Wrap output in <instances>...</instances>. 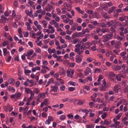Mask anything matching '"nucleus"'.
<instances>
[{
  "mask_svg": "<svg viewBox=\"0 0 128 128\" xmlns=\"http://www.w3.org/2000/svg\"><path fill=\"white\" fill-rule=\"evenodd\" d=\"M74 73V71L73 70L70 69L66 72L67 76L71 78H72L73 76Z\"/></svg>",
  "mask_w": 128,
  "mask_h": 128,
  "instance_id": "obj_1",
  "label": "nucleus"
},
{
  "mask_svg": "<svg viewBox=\"0 0 128 128\" xmlns=\"http://www.w3.org/2000/svg\"><path fill=\"white\" fill-rule=\"evenodd\" d=\"M102 36L103 39L102 41L104 42H106L108 41L110 38L109 37L106 35H104Z\"/></svg>",
  "mask_w": 128,
  "mask_h": 128,
  "instance_id": "obj_2",
  "label": "nucleus"
},
{
  "mask_svg": "<svg viewBox=\"0 0 128 128\" xmlns=\"http://www.w3.org/2000/svg\"><path fill=\"white\" fill-rule=\"evenodd\" d=\"M100 13L102 15V16L104 18L106 19L110 18V17L108 15L106 12H104V13H102V12L101 13V12Z\"/></svg>",
  "mask_w": 128,
  "mask_h": 128,
  "instance_id": "obj_3",
  "label": "nucleus"
},
{
  "mask_svg": "<svg viewBox=\"0 0 128 128\" xmlns=\"http://www.w3.org/2000/svg\"><path fill=\"white\" fill-rule=\"evenodd\" d=\"M112 68L114 70H120L121 67L120 66L116 65H113L112 66Z\"/></svg>",
  "mask_w": 128,
  "mask_h": 128,
  "instance_id": "obj_4",
  "label": "nucleus"
},
{
  "mask_svg": "<svg viewBox=\"0 0 128 128\" xmlns=\"http://www.w3.org/2000/svg\"><path fill=\"white\" fill-rule=\"evenodd\" d=\"M53 6L52 5L48 4V6L46 7L45 10L46 11L50 12Z\"/></svg>",
  "mask_w": 128,
  "mask_h": 128,
  "instance_id": "obj_5",
  "label": "nucleus"
},
{
  "mask_svg": "<svg viewBox=\"0 0 128 128\" xmlns=\"http://www.w3.org/2000/svg\"><path fill=\"white\" fill-rule=\"evenodd\" d=\"M86 71H84V74L85 76H87L89 74V73L91 72V70L88 67H87L86 68Z\"/></svg>",
  "mask_w": 128,
  "mask_h": 128,
  "instance_id": "obj_6",
  "label": "nucleus"
},
{
  "mask_svg": "<svg viewBox=\"0 0 128 128\" xmlns=\"http://www.w3.org/2000/svg\"><path fill=\"white\" fill-rule=\"evenodd\" d=\"M51 88H52V90L53 91L55 92H58V88L57 86H51Z\"/></svg>",
  "mask_w": 128,
  "mask_h": 128,
  "instance_id": "obj_7",
  "label": "nucleus"
},
{
  "mask_svg": "<svg viewBox=\"0 0 128 128\" xmlns=\"http://www.w3.org/2000/svg\"><path fill=\"white\" fill-rule=\"evenodd\" d=\"M82 60V59L80 57L79 55H76V62L78 63L80 62Z\"/></svg>",
  "mask_w": 128,
  "mask_h": 128,
  "instance_id": "obj_8",
  "label": "nucleus"
},
{
  "mask_svg": "<svg viewBox=\"0 0 128 128\" xmlns=\"http://www.w3.org/2000/svg\"><path fill=\"white\" fill-rule=\"evenodd\" d=\"M7 90L9 91H12L13 93L15 92V89L12 86H9L7 88Z\"/></svg>",
  "mask_w": 128,
  "mask_h": 128,
  "instance_id": "obj_9",
  "label": "nucleus"
},
{
  "mask_svg": "<svg viewBox=\"0 0 128 128\" xmlns=\"http://www.w3.org/2000/svg\"><path fill=\"white\" fill-rule=\"evenodd\" d=\"M34 50L32 49H30L27 52V54L26 56H30L34 52Z\"/></svg>",
  "mask_w": 128,
  "mask_h": 128,
  "instance_id": "obj_10",
  "label": "nucleus"
},
{
  "mask_svg": "<svg viewBox=\"0 0 128 128\" xmlns=\"http://www.w3.org/2000/svg\"><path fill=\"white\" fill-rule=\"evenodd\" d=\"M102 8L105 11H107L108 8V7L106 4H102L101 6Z\"/></svg>",
  "mask_w": 128,
  "mask_h": 128,
  "instance_id": "obj_11",
  "label": "nucleus"
},
{
  "mask_svg": "<svg viewBox=\"0 0 128 128\" xmlns=\"http://www.w3.org/2000/svg\"><path fill=\"white\" fill-rule=\"evenodd\" d=\"M116 8L115 6H113L110 8L108 12L109 14H110L113 12L114 10L116 9Z\"/></svg>",
  "mask_w": 128,
  "mask_h": 128,
  "instance_id": "obj_12",
  "label": "nucleus"
},
{
  "mask_svg": "<svg viewBox=\"0 0 128 128\" xmlns=\"http://www.w3.org/2000/svg\"><path fill=\"white\" fill-rule=\"evenodd\" d=\"M25 92L27 94H31V93H32V90L28 88H25Z\"/></svg>",
  "mask_w": 128,
  "mask_h": 128,
  "instance_id": "obj_13",
  "label": "nucleus"
},
{
  "mask_svg": "<svg viewBox=\"0 0 128 128\" xmlns=\"http://www.w3.org/2000/svg\"><path fill=\"white\" fill-rule=\"evenodd\" d=\"M8 82L9 83L12 84H14L15 83V81L14 79L13 78H10L8 80Z\"/></svg>",
  "mask_w": 128,
  "mask_h": 128,
  "instance_id": "obj_14",
  "label": "nucleus"
},
{
  "mask_svg": "<svg viewBox=\"0 0 128 128\" xmlns=\"http://www.w3.org/2000/svg\"><path fill=\"white\" fill-rule=\"evenodd\" d=\"M123 92L126 93H128V86H127L124 88L123 90Z\"/></svg>",
  "mask_w": 128,
  "mask_h": 128,
  "instance_id": "obj_15",
  "label": "nucleus"
},
{
  "mask_svg": "<svg viewBox=\"0 0 128 128\" xmlns=\"http://www.w3.org/2000/svg\"><path fill=\"white\" fill-rule=\"evenodd\" d=\"M122 113L121 112L119 113L116 116V118H116V119L117 120H119L120 117L122 115Z\"/></svg>",
  "mask_w": 128,
  "mask_h": 128,
  "instance_id": "obj_16",
  "label": "nucleus"
},
{
  "mask_svg": "<svg viewBox=\"0 0 128 128\" xmlns=\"http://www.w3.org/2000/svg\"><path fill=\"white\" fill-rule=\"evenodd\" d=\"M109 31V30L108 29H106L104 28H102L101 29V32L102 33H104L105 32H108Z\"/></svg>",
  "mask_w": 128,
  "mask_h": 128,
  "instance_id": "obj_17",
  "label": "nucleus"
},
{
  "mask_svg": "<svg viewBox=\"0 0 128 128\" xmlns=\"http://www.w3.org/2000/svg\"><path fill=\"white\" fill-rule=\"evenodd\" d=\"M118 85H116L114 86V88L113 89V90L115 92H117L118 91V89L119 88H118Z\"/></svg>",
  "mask_w": 128,
  "mask_h": 128,
  "instance_id": "obj_18",
  "label": "nucleus"
},
{
  "mask_svg": "<svg viewBox=\"0 0 128 128\" xmlns=\"http://www.w3.org/2000/svg\"><path fill=\"white\" fill-rule=\"evenodd\" d=\"M94 72L95 73L101 72H102V70L100 68H95Z\"/></svg>",
  "mask_w": 128,
  "mask_h": 128,
  "instance_id": "obj_19",
  "label": "nucleus"
},
{
  "mask_svg": "<svg viewBox=\"0 0 128 128\" xmlns=\"http://www.w3.org/2000/svg\"><path fill=\"white\" fill-rule=\"evenodd\" d=\"M94 125L91 124L86 126V128H94Z\"/></svg>",
  "mask_w": 128,
  "mask_h": 128,
  "instance_id": "obj_20",
  "label": "nucleus"
},
{
  "mask_svg": "<svg viewBox=\"0 0 128 128\" xmlns=\"http://www.w3.org/2000/svg\"><path fill=\"white\" fill-rule=\"evenodd\" d=\"M96 101L98 102L99 103H100L103 102V99L102 98H98L96 99Z\"/></svg>",
  "mask_w": 128,
  "mask_h": 128,
  "instance_id": "obj_21",
  "label": "nucleus"
},
{
  "mask_svg": "<svg viewBox=\"0 0 128 128\" xmlns=\"http://www.w3.org/2000/svg\"><path fill=\"white\" fill-rule=\"evenodd\" d=\"M115 74L113 72H110L109 74V77H114Z\"/></svg>",
  "mask_w": 128,
  "mask_h": 128,
  "instance_id": "obj_22",
  "label": "nucleus"
},
{
  "mask_svg": "<svg viewBox=\"0 0 128 128\" xmlns=\"http://www.w3.org/2000/svg\"><path fill=\"white\" fill-rule=\"evenodd\" d=\"M121 44V43L119 42L118 44H116L115 46V48L117 49H118L120 48V46Z\"/></svg>",
  "mask_w": 128,
  "mask_h": 128,
  "instance_id": "obj_23",
  "label": "nucleus"
},
{
  "mask_svg": "<svg viewBox=\"0 0 128 128\" xmlns=\"http://www.w3.org/2000/svg\"><path fill=\"white\" fill-rule=\"evenodd\" d=\"M115 23L118 26H122V24L120 22L117 21H115Z\"/></svg>",
  "mask_w": 128,
  "mask_h": 128,
  "instance_id": "obj_24",
  "label": "nucleus"
},
{
  "mask_svg": "<svg viewBox=\"0 0 128 128\" xmlns=\"http://www.w3.org/2000/svg\"><path fill=\"white\" fill-rule=\"evenodd\" d=\"M35 51L36 52L38 53H39L40 52L41 50L40 48H36L35 49Z\"/></svg>",
  "mask_w": 128,
  "mask_h": 128,
  "instance_id": "obj_25",
  "label": "nucleus"
},
{
  "mask_svg": "<svg viewBox=\"0 0 128 128\" xmlns=\"http://www.w3.org/2000/svg\"><path fill=\"white\" fill-rule=\"evenodd\" d=\"M100 26L102 28L106 27V24L104 22H102V23H100Z\"/></svg>",
  "mask_w": 128,
  "mask_h": 128,
  "instance_id": "obj_26",
  "label": "nucleus"
},
{
  "mask_svg": "<svg viewBox=\"0 0 128 128\" xmlns=\"http://www.w3.org/2000/svg\"><path fill=\"white\" fill-rule=\"evenodd\" d=\"M66 73L65 71L64 70V68H61V71L60 72V75H62L65 74Z\"/></svg>",
  "mask_w": 128,
  "mask_h": 128,
  "instance_id": "obj_27",
  "label": "nucleus"
},
{
  "mask_svg": "<svg viewBox=\"0 0 128 128\" xmlns=\"http://www.w3.org/2000/svg\"><path fill=\"white\" fill-rule=\"evenodd\" d=\"M106 88H104L102 85L99 87V89L100 90L102 91H104L106 90Z\"/></svg>",
  "mask_w": 128,
  "mask_h": 128,
  "instance_id": "obj_28",
  "label": "nucleus"
},
{
  "mask_svg": "<svg viewBox=\"0 0 128 128\" xmlns=\"http://www.w3.org/2000/svg\"><path fill=\"white\" fill-rule=\"evenodd\" d=\"M40 91L39 89L37 88H35L34 89V92L37 94H38Z\"/></svg>",
  "mask_w": 128,
  "mask_h": 128,
  "instance_id": "obj_29",
  "label": "nucleus"
},
{
  "mask_svg": "<svg viewBox=\"0 0 128 128\" xmlns=\"http://www.w3.org/2000/svg\"><path fill=\"white\" fill-rule=\"evenodd\" d=\"M76 20L80 24L82 22V19L81 18H77Z\"/></svg>",
  "mask_w": 128,
  "mask_h": 128,
  "instance_id": "obj_30",
  "label": "nucleus"
},
{
  "mask_svg": "<svg viewBox=\"0 0 128 128\" xmlns=\"http://www.w3.org/2000/svg\"><path fill=\"white\" fill-rule=\"evenodd\" d=\"M117 120L116 118H113V121L116 124L117 126H118V125L120 123V122L117 121L116 120Z\"/></svg>",
  "mask_w": 128,
  "mask_h": 128,
  "instance_id": "obj_31",
  "label": "nucleus"
},
{
  "mask_svg": "<svg viewBox=\"0 0 128 128\" xmlns=\"http://www.w3.org/2000/svg\"><path fill=\"white\" fill-rule=\"evenodd\" d=\"M42 64L44 65L47 66L48 64V62L47 60H42Z\"/></svg>",
  "mask_w": 128,
  "mask_h": 128,
  "instance_id": "obj_32",
  "label": "nucleus"
},
{
  "mask_svg": "<svg viewBox=\"0 0 128 128\" xmlns=\"http://www.w3.org/2000/svg\"><path fill=\"white\" fill-rule=\"evenodd\" d=\"M48 120L50 122L53 121L54 120V119L52 117L50 116H48Z\"/></svg>",
  "mask_w": 128,
  "mask_h": 128,
  "instance_id": "obj_33",
  "label": "nucleus"
},
{
  "mask_svg": "<svg viewBox=\"0 0 128 128\" xmlns=\"http://www.w3.org/2000/svg\"><path fill=\"white\" fill-rule=\"evenodd\" d=\"M107 114L106 112H104V113L101 116L102 118L103 119L105 118L106 117Z\"/></svg>",
  "mask_w": 128,
  "mask_h": 128,
  "instance_id": "obj_34",
  "label": "nucleus"
},
{
  "mask_svg": "<svg viewBox=\"0 0 128 128\" xmlns=\"http://www.w3.org/2000/svg\"><path fill=\"white\" fill-rule=\"evenodd\" d=\"M110 30L111 31V32H113L115 33L116 32V30L115 28H114L113 26H112L110 28Z\"/></svg>",
  "mask_w": 128,
  "mask_h": 128,
  "instance_id": "obj_35",
  "label": "nucleus"
},
{
  "mask_svg": "<svg viewBox=\"0 0 128 128\" xmlns=\"http://www.w3.org/2000/svg\"><path fill=\"white\" fill-rule=\"evenodd\" d=\"M82 16V17L84 19L87 18L88 17V15L86 13H84Z\"/></svg>",
  "mask_w": 128,
  "mask_h": 128,
  "instance_id": "obj_36",
  "label": "nucleus"
},
{
  "mask_svg": "<svg viewBox=\"0 0 128 128\" xmlns=\"http://www.w3.org/2000/svg\"><path fill=\"white\" fill-rule=\"evenodd\" d=\"M66 118V116L64 115H62L60 116V119L61 120H64Z\"/></svg>",
  "mask_w": 128,
  "mask_h": 128,
  "instance_id": "obj_37",
  "label": "nucleus"
},
{
  "mask_svg": "<svg viewBox=\"0 0 128 128\" xmlns=\"http://www.w3.org/2000/svg\"><path fill=\"white\" fill-rule=\"evenodd\" d=\"M59 40L61 43H64L65 40L64 39H62V36L60 37Z\"/></svg>",
  "mask_w": 128,
  "mask_h": 128,
  "instance_id": "obj_38",
  "label": "nucleus"
},
{
  "mask_svg": "<svg viewBox=\"0 0 128 128\" xmlns=\"http://www.w3.org/2000/svg\"><path fill=\"white\" fill-rule=\"evenodd\" d=\"M75 88L73 87H70L68 88V90L70 91H72L75 90Z\"/></svg>",
  "mask_w": 128,
  "mask_h": 128,
  "instance_id": "obj_39",
  "label": "nucleus"
},
{
  "mask_svg": "<svg viewBox=\"0 0 128 128\" xmlns=\"http://www.w3.org/2000/svg\"><path fill=\"white\" fill-rule=\"evenodd\" d=\"M28 3L30 6H32L34 4V2L29 0H28Z\"/></svg>",
  "mask_w": 128,
  "mask_h": 128,
  "instance_id": "obj_40",
  "label": "nucleus"
},
{
  "mask_svg": "<svg viewBox=\"0 0 128 128\" xmlns=\"http://www.w3.org/2000/svg\"><path fill=\"white\" fill-rule=\"evenodd\" d=\"M68 117L69 118H70L71 119H72L73 118L74 116L72 114H69L67 115Z\"/></svg>",
  "mask_w": 128,
  "mask_h": 128,
  "instance_id": "obj_41",
  "label": "nucleus"
},
{
  "mask_svg": "<svg viewBox=\"0 0 128 128\" xmlns=\"http://www.w3.org/2000/svg\"><path fill=\"white\" fill-rule=\"evenodd\" d=\"M84 88L87 90H89L90 89V87L89 86H85Z\"/></svg>",
  "mask_w": 128,
  "mask_h": 128,
  "instance_id": "obj_42",
  "label": "nucleus"
},
{
  "mask_svg": "<svg viewBox=\"0 0 128 128\" xmlns=\"http://www.w3.org/2000/svg\"><path fill=\"white\" fill-rule=\"evenodd\" d=\"M65 88V86H61L60 87V90L64 91Z\"/></svg>",
  "mask_w": 128,
  "mask_h": 128,
  "instance_id": "obj_43",
  "label": "nucleus"
},
{
  "mask_svg": "<svg viewBox=\"0 0 128 128\" xmlns=\"http://www.w3.org/2000/svg\"><path fill=\"white\" fill-rule=\"evenodd\" d=\"M25 13L27 15H29L30 17H32L31 15H30V13L28 10H26L25 11Z\"/></svg>",
  "mask_w": 128,
  "mask_h": 128,
  "instance_id": "obj_44",
  "label": "nucleus"
},
{
  "mask_svg": "<svg viewBox=\"0 0 128 128\" xmlns=\"http://www.w3.org/2000/svg\"><path fill=\"white\" fill-rule=\"evenodd\" d=\"M56 10L57 11V14L59 15L61 14V10L58 8H57Z\"/></svg>",
  "mask_w": 128,
  "mask_h": 128,
  "instance_id": "obj_45",
  "label": "nucleus"
},
{
  "mask_svg": "<svg viewBox=\"0 0 128 128\" xmlns=\"http://www.w3.org/2000/svg\"><path fill=\"white\" fill-rule=\"evenodd\" d=\"M7 50L6 48H4L3 50L4 55V56H6V54Z\"/></svg>",
  "mask_w": 128,
  "mask_h": 128,
  "instance_id": "obj_46",
  "label": "nucleus"
},
{
  "mask_svg": "<svg viewBox=\"0 0 128 128\" xmlns=\"http://www.w3.org/2000/svg\"><path fill=\"white\" fill-rule=\"evenodd\" d=\"M110 122L108 121L107 120H104V124L106 125H108L110 124Z\"/></svg>",
  "mask_w": 128,
  "mask_h": 128,
  "instance_id": "obj_47",
  "label": "nucleus"
},
{
  "mask_svg": "<svg viewBox=\"0 0 128 128\" xmlns=\"http://www.w3.org/2000/svg\"><path fill=\"white\" fill-rule=\"evenodd\" d=\"M76 28V27L73 26L71 27V28L70 29L71 30H72L73 31H74L75 30Z\"/></svg>",
  "mask_w": 128,
  "mask_h": 128,
  "instance_id": "obj_48",
  "label": "nucleus"
},
{
  "mask_svg": "<svg viewBox=\"0 0 128 128\" xmlns=\"http://www.w3.org/2000/svg\"><path fill=\"white\" fill-rule=\"evenodd\" d=\"M48 100H47L46 98H45L44 99V104L45 103V106H46L48 104Z\"/></svg>",
  "mask_w": 128,
  "mask_h": 128,
  "instance_id": "obj_49",
  "label": "nucleus"
},
{
  "mask_svg": "<svg viewBox=\"0 0 128 128\" xmlns=\"http://www.w3.org/2000/svg\"><path fill=\"white\" fill-rule=\"evenodd\" d=\"M80 49L78 48H76L74 50V51L77 53L78 54L79 52H80Z\"/></svg>",
  "mask_w": 128,
  "mask_h": 128,
  "instance_id": "obj_50",
  "label": "nucleus"
},
{
  "mask_svg": "<svg viewBox=\"0 0 128 128\" xmlns=\"http://www.w3.org/2000/svg\"><path fill=\"white\" fill-rule=\"evenodd\" d=\"M117 38L119 41H122L123 39V38L120 37L119 36H117Z\"/></svg>",
  "mask_w": 128,
  "mask_h": 128,
  "instance_id": "obj_51",
  "label": "nucleus"
},
{
  "mask_svg": "<svg viewBox=\"0 0 128 128\" xmlns=\"http://www.w3.org/2000/svg\"><path fill=\"white\" fill-rule=\"evenodd\" d=\"M42 117L44 118L45 117H46L47 116V114L46 113H44V112H43L42 113Z\"/></svg>",
  "mask_w": 128,
  "mask_h": 128,
  "instance_id": "obj_52",
  "label": "nucleus"
},
{
  "mask_svg": "<svg viewBox=\"0 0 128 128\" xmlns=\"http://www.w3.org/2000/svg\"><path fill=\"white\" fill-rule=\"evenodd\" d=\"M24 72L25 73L28 74L31 72V71L30 70H25Z\"/></svg>",
  "mask_w": 128,
  "mask_h": 128,
  "instance_id": "obj_53",
  "label": "nucleus"
},
{
  "mask_svg": "<svg viewBox=\"0 0 128 128\" xmlns=\"http://www.w3.org/2000/svg\"><path fill=\"white\" fill-rule=\"evenodd\" d=\"M91 24H92L95 26H96L98 24V23L96 21H94L92 22H91Z\"/></svg>",
  "mask_w": 128,
  "mask_h": 128,
  "instance_id": "obj_54",
  "label": "nucleus"
},
{
  "mask_svg": "<svg viewBox=\"0 0 128 128\" xmlns=\"http://www.w3.org/2000/svg\"><path fill=\"white\" fill-rule=\"evenodd\" d=\"M36 27L40 31L42 30V28L41 26L39 24H38V26H37Z\"/></svg>",
  "mask_w": 128,
  "mask_h": 128,
  "instance_id": "obj_55",
  "label": "nucleus"
},
{
  "mask_svg": "<svg viewBox=\"0 0 128 128\" xmlns=\"http://www.w3.org/2000/svg\"><path fill=\"white\" fill-rule=\"evenodd\" d=\"M81 117L78 114H76V115L74 116V118L78 120L80 119Z\"/></svg>",
  "mask_w": 128,
  "mask_h": 128,
  "instance_id": "obj_56",
  "label": "nucleus"
},
{
  "mask_svg": "<svg viewBox=\"0 0 128 128\" xmlns=\"http://www.w3.org/2000/svg\"><path fill=\"white\" fill-rule=\"evenodd\" d=\"M8 12V11L6 10V11L4 13V14L5 16L7 17L8 16L9 14Z\"/></svg>",
  "mask_w": 128,
  "mask_h": 128,
  "instance_id": "obj_57",
  "label": "nucleus"
},
{
  "mask_svg": "<svg viewBox=\"0 0 128 128\" xmlns=\"http://www.w3.org/2000/svg\"><path fill=\"white\" fill-rule=\"evenodd\" d=\"M126 54V52H122L120 54L123 57L125 56Z\"/></svg>",
  "mask_w": 128,
  "mask_h": 128,
  "instance_id": "obj_58",
  "label": "nucleus"
},
{
  "mask_svg": "<svg viewBox=\"0 0 128 128\" xmlns=\"http://www.w3.org/2000/svg\"><path fill=\"white\" fill-rule=\"evenodd\" d=\"M46 70L44 69H41V72L42 74H44L46 73Z\"/></svg>",
  "mask_w": 128,
  "mask_h": 128,
  "instance_id": "obj_59",
  "label": "nucleus"
},
{
  "mask_svg": "<svg viewBox=\"0 0 128 128\" xmlns=\"http://www.w3.org/2000/svg\"><path fill=\"white\" fill-rule=\"evenodd\" d=\"M0 17L1 18H3L4 20H7V18L5 16L2 15Z\"/></svg>",
  "mask_w": 128,
  "mask_h": 128,
  "instance_id": "obj_60",
  "label": "nucleus"
},
{
  "mask_svg": "<svg viewBox=\"0 0 128 128\" xmlns=\"http://www.w3.org/2000/svg\"><path fill=\"white\" fill-rule=\"evenodd\" d=\"M91 48L92 50L93 51H96V46H92L91 47Z\"/></svg>",
  "mask_w": 128,
  "mask_h": 128,
  "instance_id": "obj_61",
  "label": "nucleus"
},
{
  "mask_svg": "<svg viewBox=\"0 0 128 128\" xmlns=\"http://www.w3.org/2000/svg\"><path fill=\"white\" fill-rule=\"evenodd\" d=\"M70 19L68 18H67L66 20H64V22L66 23H68L70 21Z\"/></svg>",
  "mask_w": 128,
  "mask_h": 128,
  "instance_id": "obj_62",
  "label": "nucleus"
},
{
  "mask_svg": "<svg viewBox=\"0 0 128 128\" xmlns=\"http://www.w3.org/2000/svg\"><path fill=\"white\" fill-rule=\"evenodd\" d=\"M118 20L122 21H123L125 20L124 17L122 16L119 17L118 19Z\"/></svg>",
  "mask_w": 128,
  "mask_h": 128,
  "instance_id": "obj_63",
  "label": "nucleus"
},
{
  "mask_svg": "<svg viewBox=\"0 0 128 128\" xmlns=\"http://www.w3.org/2000/svg\"><path fill=\"white\" fill-rule=\"evenodd\" d=\"M28 44L32 48L33 47V43L32 42L30 41L28 42Z\"/></svg>",
  "mask_w": 128,
  "mask_h": 128,
  "instance_id": "obj_64",
  "label": "nucleus"
}]
</instances>
